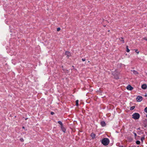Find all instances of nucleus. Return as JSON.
<instances>
[{"label":"nucleus","mask_w":147,"mask_h":147,"mask_svg":"<svg viewBox=\"0 0 147 147\" xmlns=\"http://www.w3.org/2000/svg\"><path fill=\"white\" fill-rule=\"evenodd\" d=\"M133 134H134L135 138L137 136V134L135 132H133Z\"/></svg>","instance_id":"nucleus-23"},{"label":"nucleus","mask_w":147,"mask_h":147,"mask_svg":"<svg viewBox=\"0 0 147 147\" xmlns=\"http://www.w3.org/2000/svg\"><path fill=\"white\" fill-rule=\"evenodd\" d=\"M83 113H84V111H83Z\"/></svg>","instance_id":"nucleus-45"},{"label":"nucleus","mask_w":147,"mask_h":147,"mask_svg":"<svg viewBox=\"0 0 147 147\" xmlns=\"http://www.w3.org/2000/svg\"><path fill=\"white\" fill-rule=\"evenodd\" d=\"M92 137V138H95V137L96 136V134L93 133H92L90 135Z\"/></svg>","instance_id":"nucleus-12"},{"label":"nucleus","mask_w":147,"mask_h":147,"mask_svg":"<svg viewBox=\"0 0 147 147\" xmlns=\"http://www.w3.org/2000/svg\"><path fill=\"white\" fill-rule=\"evenodd\" d=\"M138 137H139V138H140V136H138Z\"/></svg>","instance_id":"nucleus-40"},{"label":"nucleus","mask_w":147,"mask_h":147,"mask_svg":"<svg viewBox=\"0 0 147 147\" xmlns=\"http://www.w3.org/2000/svg\"><path fill=\"white\" fill-rule=\"evenodd\" d=\"M135 52L137 53L138 54L139 53V51H138V49H135Z\"/></svg>","instance_id":"nucleus-22"},{"label":"nucleus","mask_w":147,"mask_h":147,"mask_svg":"<svg viewBox=\"0 0 147 147\" xmlns=\"http://www.w3.org/2000/svg\"><path fill=\"white\" fill-rule=\"evenodd\" d=\"M142 97L140 95L137 96L136 98V100L138 102H141L142 100Z\"/></svg>","instance_id":"nucleus-4"},{"label":"nucleus","mask_w":147,"mask_h":147,"mask_svg":"<svg viewBox=\"0 0 147 147\" xmlns=\"http://www.w3.org/2000/svg\"><path fill=\"white\" fill-rule=\"evenodd\" d=\"M85 59H83V61H85Z\"/></svg>","instance_id":"nucleus-36"},{"label":"nucleus","mask_w":147,"mask_h":147,"mask_svg":"<svg viewBox=\"0 0 147 147\" xmlns=\"http://www.w3.org/2000/svg\"><path fill=\"white\" fill-rule=\"evenodd\" d=\"M140 115L139 113H135L132 115V118L136 120L138 119L140 117Z\"/></svg>","instance_id":"nucleus-3"},{"label":"nucleus","mask_w":147,"mask_h":147,"mask_svg":"<svg viewBox=\"0 0 147 147\" xmlns=\"http://www.w3.org/2000/svg\"><path fill=\"white\" fill-rule=\"evenodd\" d=\"M119 73L117 70H115L114 71L112 72V74L114 76L115 78L117 79L119 78L118 76Z\"/></svg>","instance_id":"nucleus-2"},{"label":"nucleus","mask_w":147,"mask_h":147,"mask_svg":"<svg viewBox=\"0 0 147 147\" xmlns=\"http://www.w3.org/2000/svg\"><path fill=\"white\" fill-rule=\"evenodd\" d=\"M126 51L127 52H129L130 51V50L129 49H128V46L127 45L126 47Z\"/></svg>","instance_id":"nucleus-13"},{"label":"nucleus","mask_w":147,"mask_h":147,"mask_svg":"<svg viewBox=\"0 0 147 147\" xmlns=\"http://www.w3.org/2000/svg\"><path fill=\"white\" fill-rule=\"evenodd\" d=\"M138 134H139V135H140V133H138Z\"/></svg>","instance_id":"nucleus-38"},{"label":"nucleus","mask_w":147,"mask_h":147,"mask_svg":"<svg viewBox=\"0 0 147 147\" xmlns=\"http://www.w3.org/2000/svg\"><path fill=\"white\" fill-rule=\"evenodd\" d=\"M82 61H83V58L82 59Z\"/></svg>","instance_id":"nucleus-41"},{"label":"nucleus","mask_w":147,"mask_h":147,"mask_svg":"<svg viewBox=\"0 0 147 147\" xmlns=\"http://www.w3.org/2000/svg\"><path fill=\"white\" fill-rule=\"evenodd\" d=\"M65 71V73H68V70H65V71Z\"/></svg>","instance_id":"nucleus-24"},{"label":"nucleus","mask_w":147,"mask_h":147,"mask_svg":"<svg viewBox=\"0 0 147 147\" xmlns=\"http://www.w3.org/2000/svg\"><path fill=\"white\" fill-rule=\"evenodd\" d=\"M61 130L64 133H65L66 131V129L64 127V125H63L62 126H60Z\"/></svg>","instance_id":"nucleus-7"},{"label":"nucleus","mask_w":147,"mask_h":147,"mask_svg":"<svg viewBox=\"0 0 147 147\" xmlns=\"http://www.w3.org/2000/svg\"><path fill=\"white\" fill-rule=\"evenodd\" d=\"M20 140L21 142H23L24 141V140L22 138H20Z\"/></svg>","instance_id":"nucleus-19"},{"label":"nucleus","mask_w":147,"mask_h":147,"mask_svg":"<svg viewBox=\"0 0 147 147\" xmlns=\"http://www.w3.org/2000/svg\"><path fill=\"white\" fill-rule=\"evenodd\" d=\"M71 70L72 71L73 70H75V71L77 70L76 69L74 68H73L72 69H71Z\"/></svg>","instance_id":"nucleus-27"},{"label":"nucleus","mask_w":147,"mask_h":147,"mask_svg":"<svg viewBox=\"0 0 147 147\" xmlns=\"http://www.w3.org/2000/svg\"><path fill=\"white\" fill-rule=\"evenodd\" d=\"M126 88L127 90L131 91L133 90L134 88L131 85H129L126 87Z\"/></svg>","instance_id":"nucleus-5"},{"label":"nucleus","mask_w":147,"mask_h":147,"mask_svg":"<svg viewBox=\"0 0 147 147\" xmlns=\"http://www.w3.org/2000/svg\"><path fill=\"white\" fill-rule=\"evenodd\" d=\"M65 54L67 56L68 58L71 56V53L69 51H66Z\"/></svg>","instance_id":"nucleus-6"},{"label":"nucleus","mask_w":147,"mask_h":147,"mask_svg":"<svg viewBox=\"0 0 147 147\" xmlns=\"http://www.w3.org/2000/svg\"><path fill=\"white\" fill-rule=\"evenodd\" d=\"M142 130H141V131H140V133H141V132H142Z\"/></svg>","instance_id":"nucleus-37"},{"label":"nucleus","mask_w":147,"mask_h":147,"mask_svg":"<svg viewBox=\"0 0 147 147\" xmlns=\"http://www.w3.org/2000/svg\"><path fill=\"white\" fill-rule=\"evenodd\" d=\"M22 129H25V127H24V126H23V127H22Z\"/></svg>","instance_id":"nucleus-31"},{"label":"nucleus","mask_w":147,"mask_h":147,"mask_svg":"<svg viewBox=\"0 0 147 147\" xmlns=\"http://www.w3.org/2000/svg\"><path fill=\"white\" fill-rule=\"evenodd\" d=\"M100 124L102 127H104L106 126V124L104 121H102L100 122Z\"/></svg>","instance_id":"nucleus-9"},{"label":"nucleus","mask_w":147,"mask_h":147,"mask_svg":"<svg viewBox=\"0 0 147 147\" xmlns=\"http://www.w3.org/2000/svg\"><path fill=\"white\" fill-rule=\"evenodd\" d=\"M142 134H143V132H142Z\"/></svg>","instance_id":"nucleus-44"},{"label":"nucleus","mask_w":147,"mask_h":147,"mask_svg":"<svg viewBox=\"0 0 147 147\" xmlns=\"http://www.w3.org/2000/svg\"><path fill=\"white\" fill-rule=\"evenodd\" d=\"M54 114V113L53 112H51V115H53Z\"/></svg>","instance_id":"nucleus-26"},{"label":"nucleus","mask_w":147,"mask_h":147,"mask_svg":"<svg viewBox=\"0 0 147 147\" xmlns=\"http://www.w3.org/2000/svg\"><path fill=\"white\" fill-rule=\"evenodd\" d=\"M137 129L138 130H140V127H139V128H138Z\"/></svg>","instance_id":"nucleus-30"},{"label":"nucleus","mask_w":147,"mask_h":147,"mask_svg":"<svg viewBox=\"0 0 147 147\" xmlns=\"http://www.w3.org/2000/svg\"><path fill=\"white\" fill-rule=\"evenodd\" d=\"M146 74L147 75V73H146Z\"/></svg>","instance_id":"nucleus-46"},{"label":"nucleus","mask_w":147,"mask_h":147,"mask_svg":"<svg viewBox=\"0 0 147 147\" xmlns=\"http://www.w3.org/2000/svg\"><path fill=\"white\" fill-rule=\"evenodd\" d=\"M119 147H124L123 146H120Z\"/></svg>","instance_id":"nucleus-32"},{"label":"nucleus","mask_w":147,"mask_h":147,"mask_svg":"<svg viewBox=\"0 0 147 147\" xmlns=\"http://www.w3.org/2000/svg\"><path fill=\"white\" fill-rule=\"evenodd\" d=\"M136 143L137 144H140V142L139 140H137L136 142Z\"/></svg>","instance_id":"nucleus-18"},{"label":"nucleus","mask_w":147,"mask_h":147,"mask_svg":"<svg viewBox=\"0 0 147 147\" xmlns=\"http://www.w3.org/2000/svg\"><path fill=\"white\" fill-rule=\"evenodd\" d=\"M72 67H73V68H74V66H73H73H72Z\"/></svg>","instance_id":"nucleus-39"},{"label":"nucleus","mask_w":147,"mask_h":147,"mask_svg":"<svg viewBox=\"0 0 147 147\" xmlns=\"http://www.w3.org/2000/svg\"><path fill=\"white\" fill-rule=\"evenodd\" d=\"M133 73L135 74H138V72L137 71H136L135 70H133Z\"/></svg>","instance_id":"nucleus-15"},{"label":"nucleus","mask_w":147,"mask_h":147,"mask_svg":"<svg viewBox=\"0 0 147 147\" xmlns=\"http://www.w3.org/2000/svg\"><path fill=\"white\" fill-rule=\"evenodd\" d=\"M76 105L77 106H78L79 105L78 100H76Z\"/></svg>","instance_id":"nucleus-17"},{"label":"nucleus","mask_w":147,"mask_h":147,"mask_svg":"<svg viewBox=\"0 0 147 147\" xmlns=\"http://www.w3.org/2000/svg\"><path fill=\"white\" fill-rule=\"evenodd\" d=\"M28 119V118H25V120H26Z\"/></svg>","instance_id":"nucleus-33"},{"label":"nucleus","mask_w":147,"mask_h":147,"mask_svg":"<svg viewBox=\"0 0 147 147\" xmlns=\"http://www.w3.org/2000/svg\"><path fill=\"white\" fill-rule=\"evenodd\" d=\"M82 112H83V109H82Z\"/></svg>","instance_id":"nucleus-43"},{"label":"nucleus","mask_w":147,"mask_h":147,"mask_svg":"<svg viewBox=\"0 0 147 147\" xmlns=\"http://www.w3.org/2000/svg\"><path fill=\"white\" fill-rule=\"evenodd\" d=\"M144 121V122L147 123V119H145Z\"/></svg>","instance_id":"nucleus-29"},{"label":"nucleus","mask_w":147,"mask_h":147,"mask_svg":"<svg viewBox=\"0 0 147 147\" xmlns=\"http://www.w3.org/2000/svg\"><path fill=\"white\" fill-rule=\"evenodd\" d=\"M144 111L147 113V107H146L145 109H144Z\"/></svg>","instance_id":"nucleus-20"},{"label":"nucleus","mask_w":147,"mask_h":147,"mask_svg":"<svg viewBox=\"0 0 147 147\" xmlns=\"http://www.w3.org/2000/svg\"><path fill=\"white\" fill-rule=\"evenodd\" d=\"M142 88L144 90H145L147 88V85L146 84H143L141 86Z\"/></svg>","instance_id":"nucleus-8"},{"label":"nucleus","mask_w":147,"mask_h":147,"mask_svg":"<svg viewBox=\"0 0 147 147\" xmlns=\"http://www.w3.org/2000/svg\"><path fill=\"white\" fill-rule=\"evenodd\" d=\"M144 96H145V97H146V96H147V94H145V95H144Z\"/></svg>","instance_id":"nucleus-34"},{"label":"nucleus","mask_w":147,"mask_h":147,"mask_svg":"<svg viewBox=\"0 0 147 147\" xmlns=\"http://www.w3.org/2000/svg\"><path fill=\"white\" fill-rule=\"evenodd\" d=\"M60 30H61V29H60V28H59V27L58 28H57V31H59Z\"/></svg>","instance_id":"nucleus-21"},{"label":"nucleus","mask_w":147,"mask_h":147,"mask_svg":"<svg viewBox=\"0 0 147 147\" xmlns=\"http://www.w3.org/2000/svg\"><path fill=\"white\" fill-rule=\"evenodd\" d=\"M101 141L102 144L105 146L109 144L110 142L109 139L107 138H103Z\"/></svg>","instance_id":"nucleus-1"},{"label":"nucleus","mask_w":147,"mask_h":147,"mask_svg":"<svg viewBox=\"0 0 147 147\" xmlns=\"http://www.w3.org/2000/svg\"><path fill=\"white\" fill-rule=\"evenodd\" d=\"M145 135L144 134L142 136V137L141 138V141L142 143H143L144 140L145 138Z\"/></svg>","instance_id":"nucleus-10"},{"label":"nucleus","mask_w":147,"mask_h":147,"mask_svg":"<svg viewBox=\"0 0 147 147\" xmlns=\"http://www.w3.org/2000/svg\"><path fill=\"white\" fill-rule=\"evenodd\" d=\"M57 123L61 125V126H62L63 125L62 122L60 121H58L57 122Z\"/></svg>","instance_id":"nucleus-14"},{"label":"nucleus","mask_w":147,"mask_h":147,"mask_svg":"<svg viewBox=\"0 0 147 147\" xmlns=\"http://www.w3.org/2000/svg\"><path fill=\"white\" fill-rule=\"evenodd\" d=\"M144 126V127H146V125H145Z\"/></svg>","instance_id":"nucleus-35"},{"label":"nucleus","mask_w":147,"mask_h":147,"mask_svg":"<svg viewBox=\"0 0 147 147\" xmlns=\"http://www.w3.org/2000/svg\"><path fill=\"white\" fill-rule=\"evenodd\" d=\"M146 117H147V115H146Z\"/></svg>","instance_id":"nucleus-42"},{"label":"nucleus","mask_w":147,"mask_h":147,"mask_svg":"<svg viewBox=\"0 0 147 147\" xmlns=\"http://www.w3.org/2000/svg\"><path fill=\"white\" fill-rule=\"evenodd\" d=\"M135 108V107L134 106H131L130 108V110H132L134 109Z\"/></svg>","instance_id":"nucleus-16"},{"label":"nucleus","mask_w":147,"mask_h":147,"mask_svg":"<svg viewBox=\"0 0 147 147\" xmlns=\"http://www.w3.org/2000/svg\"><path fill=\"white\" fill-rule=\"evenodd\" d=\"M123 38H124L122 37H121L119 38V40L121 41L122 42V43H124V40L123 39Z\"/></svg>","instance_id":"nucleus-11"},{"label":"nucleus","mask_w":147,"mask_h":147,"mask_svg":"<svg viewBox=\"0 0 147 147\" xmlns=\"http://www.w3.org/2000/svg\"><path fill=\"white\" fill-rule=\"evenodd\" d=\"M63 66H62V69L64 71L65 69H63Z\"/></svg>","instance_id":"nucleus-28"},{"label":"nucleus","mask_w":147,"mask_h":147,"mask_svg":"<svg viewBox=\"0 0 147 147\" xmlns=\"http://www.w3.org/2000/svg\"><path fill=\"white\" fill-rule=\"evenodd\" d=\"M143 39L144 40L147 41V38L146 37H145Z\"/></svg>","instance_id":"nucleus-25"}]
</instances>
